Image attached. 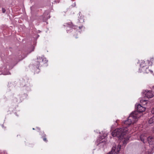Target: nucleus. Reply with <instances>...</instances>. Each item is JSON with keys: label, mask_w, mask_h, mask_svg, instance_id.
Returning <instances> with one entry per match:
<instances>
[{"label": "nucleus", "mask_w": 154, "mask_h": 154, "mask_svg": "<svg viewBox=\"0 0 154 154\" xmlns=\"http://www.w3.org/2000/svg\"><path fill=\"white\" fill-rule=\"evenodd\" d=\"M141 115L137 111H134L131 113L127 120L124 122L125 125L129 126L131 124L136 122L138 119L140 117Z\"/></svg>", "instance_id": "obj_1"}, {"label": "nucleus", "mask_w": 154, "mask_h": 154, "mask_svg": "<svg viewBox=\"0 0 154 154\" xmlns=\"http://www.w3.org/2000/svg\"><path fill=\"white\" fill-rule=\"evenodd\" d=\"M128 131V129L126 127L123 128H118L116 129L112 133V135L113 137H117L121 139L124 137L125 133H126Z\"/></svg>", "instance_id": "obj_2"}, {"label": "nucleus", "mask_w": 154, "mask_h": 154, "mask_svg": "<svg viewBox=\"0 0 154 154\" xmlns=\"http://www.w3.org/2000/svg\"><path fill=\"white\" fill-rule=\"evenodd\" d=\"M37 60L36 62L35 63V65L39 67L40 65V62H43V63H45L47 62L48 60L45 58L44 57H39L37 58Z\"/></svg>", "instance_id": "obj_3"}, {"label": "nucleus", "mask_w": 154, "mask_h": 154, "mask_svg": "<svg viewBox=\"0 0 154 154\" xmlns=\"http://www.w3.org/2000/svg\"><path fill=\"white\" fill-rule=\"evenodd\" d=\"M140 67L139 69L140 72H144L146 73H148L149 71L147 68V66L145 65L144 62H142L140 64Z\"/></svg>", "instance_id": "obj_4"}, {"label": "nucleus", "mask_w": 154, "mask_h": 154, "mask_svg": "<svg viewBox=\"0 0 154 154\" xmlns=\"http://www.w3.org/2000/svg\"><path fill=\"white\" fill-rule=\"evenodd\" d=\"M121 147V146L120 145H118L117 147L116 148L115 146L112 147L111 151L109 152L107 154H112L116 153L118 154L120 151Z\"/></svg>", "instance_id": "obj_5"}, {"label": "nucleus", "mask_w": 154, "mask_h": 154, "mask_svg": "<svg viewBox=\"0 0 154 154\" xmlns=\"http://www.w3.org/2000/svg\"><path fill=\"white\" fill-rule=\"evenodd\" d=\"M143 93L145 97L148 98H152L154 96L153 93L151 91L144 90Z\"/></svg>", "instance_id": "obj_6"}, {"label": "nucleus", "mask_w": 154, "mask_h": 154, "mask_svg": "<svg viewBox=\"0 0 154 154\" xmlns=\"http://www.w3.org/2000/svg\"><path fill=\"white\" fill-rule=\"evenodd\" d=\"M137 111H136L138 113H140L141 115V116H142V114L141 113L145 111L146 108L142 106L140 104H138L137 105Z\"/></svg>", "instance_id": "obj_7"}, {"label": "nucleus", "mask_w": 154, "mask_h": 154, "mask_svg": "<svg viewBox=\"0 0 154 154\" xmlns=\"http://www.w3.org/2000/svg\"><path fill=\"white\" fill-rule=\"evenodd\" d=\"M123 137H122V138H121V139H122L123 140V144H124L125 145L128 142L129 140V138L128 137H124V138H123Z\"/></svg>", "instance_id": "obj_8"}, {"label": "nucleus", "mask_w": 154, "mask_h": 154, "mask_svg": "<svg viewBox=\"0 0 154 154\" xmlns=\"http://www.w3.org/2000/svg\"><path fill=\"white\" fill-rule=\"evenodd\" d=\"M148 63L149 64L152 66L154 63V59L153 58H151L148 60Z\"/></svg>", "instance_id": "obj_9"}, {"label": "nucleus", "mask_w": 154, "mask_h": 154, "mask_svg": "<svg viewBox=\"0 0 154 154\" xmlns=\"http://www.w3.org/2000/svg\"><path fill=\"white\" fill-rule=\"evenodd\" d=\"M46 137V135L43 133L42 136V138L44 141L46 142H48V140H47V138Z\"/></svg>", "instance_id": "obj_10"}, {"label": "nucleus", "mask_w": 154, "mask_h": 154, "mask_svg": "<svg viewBox=\"0 0 154 154\" xmlns=\"http://www.w3.org/2000/svg\"><path fill=\"white\" fill-rule=\"evenodd\" d=\"M149 123L150 124L154 123V116L150 118L149 121Z\"/></svg>", "instance_id": "obj_11"}, {"label": "nucleus", "mask_w": 154, "mask_h": 154, "mask_svg": "<svg viewBox=\"0 0 154 154\" xmlns=\"http://www.w3.org/2000/svg\"><path fill=\"white\" fill-rule=\"evenodd\" d=\"M148 141L149 142V144H151L152 143H151V141H152V138L151 137H149L148 138Z\"/></svg>", "instance_id": "obj_12"}, {"label": "nucleus", "mask_w": 154, "mask_h": 154, "mask_svg": "<svg viewBox=\"0 0 154 154\" xmlns=\"http://www.w3.org/2000/svg\"><path fill=\"white\" fill-rule=\"evenodd\" d=\"M146 101H147L146 100H141L140 101V102L141 103H143V102H144L145 103V104L146 103H147Z\"/></svg>", "instance_id": "obj_13"}, {"label": "nucleus", "mask_w": 154, "mask_h": 154, "mask_svg": "<svg viewBox=\"0 0 154 154\" xmlns=\"http://www.w3.org/2000/svg\"><path fill=\"white\" fill-rule=\"evenodd\" d=\"M2 11L3 13H5L6 11L5 9L4 8H2Z\"/></svg>", "instance_id": "obj_14"}, {"label": "nucleus", "mask_w": 154, "mask_h": 154, "mask_svg": "<svg viewBox=\"0 0 154 154\" xmlns=\"http://www.w3.org/2000/svg\"><path fill=\"white\" fill-rule=\"evenodd\" d=\"M151 112L152 114L154 113V107L152 109V110H151Z\"/></svg>", "instance_id": "obj_15"}, {"label": "nucleus", "mask_w": 154, "mask_h": 154, "mask_svg": "<svg viewBox=\"0 0 154 154\" xmlns=\"http://www.w3.org/2000/svg\"><path fill=\"white\" fill-rule=\"evenodd\" d=\"M140 140H141L143 141V142L144 143V140L142 138H141V137H140Z\"/></svg>", "instance_id": "obj_16"}, {"label": "nucleus", "mask_w": 154, "mask_h": 154, "mask_svg": "<svg viewBox=\"0 0 154 154\" xmlns=\"http://www.w3.org/2000/svg\"><path fill=\"white\" fill-rule=\"evenodd\" d=\"M69 25H70L72 27L73 26V25L72 24V23H71L70 24H69Z\"/></svg>", "instance_id": "obj_17"}, {"label": "nucleus", "mask_w": 154, "mask_h": 154, "mask_svg": "<svg viewBox=\"0 0 154 154\" xmlns=\"http://www.w3.org/2000/svg\"><path fill=\"white\" fill-rule=\"evenodd\" d=\"M144 152H143L141 154H144Z\"/></svg>", "instance_id": "obj_18"}, {"label": "nucleus", "mask_w": 154, "mask_h": 154, "mask_svg": "<svg viewBox=\"0 0 154 154\" xmlns=\"http://www.w3.org/2000/svg\"><path fill=\"white\" fill-rule=\"evenodd\" d=\"M153 132H154V128L153 129Z\"/></svg>", "instance_id": "obj_19"}, {"label": "nucleus", "mask_w": 154, "mask_h": 154, "mask_svg": "<svg viewBox=\"0 0 154 154\" xmlns=\"http://www.w3.org/2000/svg\"><path fill=\"white\" fill-rule=\"evenodd\" d=\"M98 140H97V142H98Z\"/></svg>", "instance_id": "obj_20"}, {"label": "nucleus", "mask_w": 154, "mask_h": 154, "mask_svg": "<svg viewBox=\"0 0 154 154\" xmlns=\"http://www.w3.org/2000/svg\"><path fill=\"white\" fill-rule=\"evenodd\" d=\"M152 73V71H150Z\"/></svg>", "instance_id": "obj_21"}, {"label": "nucleus", "mask_w": 154, "mask_h": 154, "mask_svg": "<svg viewBox=\"0 0 154 154\" xmlns=\"http://www.w3.org/2000/svg\"><path fill=\"white\" fill-rule=\"evenodd\" d=\"M75 38H77V37H75Z\"/></svg>", "instance_id": "obj_22"}]
</instances>
